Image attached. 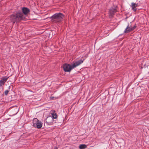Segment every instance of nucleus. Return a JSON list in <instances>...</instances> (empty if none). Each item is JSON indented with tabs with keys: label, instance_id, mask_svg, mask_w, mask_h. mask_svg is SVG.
<instances>
[{
	"label": "nucleus",
	"instance_id": "nucleus-13",
	"mask_svg": "<svg viewBox=\"0 0 149 149\" xmlns=\"http://www.w3.org/2000/svg\"><path fill=\"white\" fill-rule=\"evenodd\" d=\"M57 149V148H56V147H55L54 149Z\"/></svg>",
	"mask_w": 149,
	"mask_h": 149
},
{
	"label": "nucleus",
	"instance_id": "nucleus-3",
	"mask_svg": "<svg viewBox=\"0 0 149 149\" xmlns=\"http://www.w3.org/2000/svg\"><path fill=\"white\" fill-rule=\"evenodd\" d=\"M64 17V15L61 13H56L50 17V18L52 22H59L62 20Z\"/></svg>",
	"mask_w": 149,
	"mask_h": 149
},
{
	"label": "nucleus",
	"instance_id": "nucleus-10",
	"mask_svg": "<svg viewBox=\"0 0 149 149\" xmlns=\"http://www.w3.org/2000/svg\"><path fill=\"white\" fill-rule=\"evenodd\" d=\"M51 114L52 116V118L53 119H56L57 118V116L55 113L54 111L52 110L51 112Z\"/></svg>",
	"mask_w": 149,
	"mask_h": 149
},
{
	"label": "nucleus",
	"instance_id": "nucleus-4",
	"mask_svg": "<svg viewBox=\"0 0 149 149\" xmlns=\"http://www.w3.org/2000/svg\"><path fill=\"white\" fill-rule=\"evenodd\" d=\"M136 27V24H135L133 26H132L131 23L129 24L125 29L124 32L125 33H127L130 32L134 30Z\"/></svg>",
	"mask_w": 149,
	"mask_h": 149
},
{
	"label": "nucleus",
	"instance_id": "nucleus-11",
	"mask_svg": "<svg viewBox=\"0 0 149 149\" xmlns=\"http://www.w3.org/2000/svg\"><path fill=\"white\" fill-rule=\"evenodd\" d=\"M87 146L85 144H81L79 146V148L80 149H84L87 148Z\"/></svg>",
	"mask_w": 149,
	"mask_h": 149
},
{
	"label": "nucleus",
	"instance_id": "nucleus-12",
	"mask_svg": "<svg viewBox=\"0 0 149 149\" xmlns=\"http://www.w3.org/2000/svg\"><path fill=\"white\" fill-rule=\"evenodd\" d=\"M9 91L8 90H6L4 92V93L5 95H6L8 93Z\"/></svg>",
	"mask_w": 149,
	"mask_h": 149
},
{
	"label": "nucleus",
	"instance_id": "nucleus-2",
	"mask_svg": "<svg viewBox=\"0 0 149 149\" xmlns=\"http://www.w3.org/2000/svg\"><path fill=\"white\" fill-rule=\"evenodd\" d=\"M83 62V61L81 60L76 61L71 65L67 64H64L63 66V70L65 72H70L72 69L80 65Z\"/></svg>",
	"mask_w": 149,
	"mask_h": 149
},
{
	"label": "nucleus",
	"instance_id": "nucleus-8",
	"mask_svg": "<svg viewBox=\"0 0 149 149\" xmlns=\"http://www.w3.org/2000/svg\"><path fill=\"white\" fill-rule=\"evenodd\" d=\"M116 10L114 8H112L110 9L109 11V15L110 17H113L114 13L116 12Z\"/></svg>",
	"mask_w": 149,
	"mask_h": 149
},
{
	"label": "nucleus",
	"instance_id": "nucleus-6",
	"mask_svg": "<svg viewBox=\"0 0 149 149\" xmlns=\"http://www.w3.org/2000/svg\"><path fill=\"white\" fill-rule=\"evenodd\" d=\"M8 77H3L1 78V80L0 81V86H2L7 81Z\"/></svg>",
	"mask_w": 149,
	"mask_h": 149
},
{
	"label": "nucleus",
	"instance_id": "nucleus-1",
	"mask_svg": "<svg viewBox=\"0 0 149 149\" xmlns=\"http://www.w3.org/2000/svg\"><path fill=\"white\" fill-rule=\"evenodd\" d=\"M22 10V11H18L10 16V20L13 24L15 23L17 24L21 21L24 20L26 16L30 11L26 7L23 8Z\"/></svg>",
	"mask_w": 149,
	"mask_h": 149
},
{
	"label": "nucleus",
	"instance_id": "nucleus-7",
	"mask_svg": "<svg viewBox=\"0 0 149 149\" xmlns=\"http://www.w3.org/2000/svg\"><path fill=\"white\" fill-rule=\"evenodd\" d=\"M46 121L47 124H51L53 122V119L52 116H48L46 119Z\"/></svg>",
	"mask_w": 149,
	"mask_h": 149
},
{
	"label": "nucleus",
	"instance_id": "nucleus-5",
	"mask_svg": "<svg viewBox=\"0 0 149 149\" xmlns=\"http://www.w3.org/2000/svg\"><path fill=\"white\" fill-rule=\"evenodd\" d=\"M33 125L34 127L39 129L41 128L42 126V123L40 121L38 120L37 118H35L33 120Z\"/></svg>",
	"mask_w": 149,
	"mask_h": 149
},
{
	"label": "nucleus",
	"instance_id": "nucleus-9",
	"mask_svg": "<svg viewBox=\"0 0 149 149\" xmlns=\"http://www.w3.org/2000/svg\"><path fill=\"white\" fill-rule=\"evenodd\" d=\"M138 6V3H131L130 6L132 8V9L134 11H136L137 10L136 7Z\"/></svg>",
	"mask_w": 149,
	"mask_h": 149
}]
</instances>
